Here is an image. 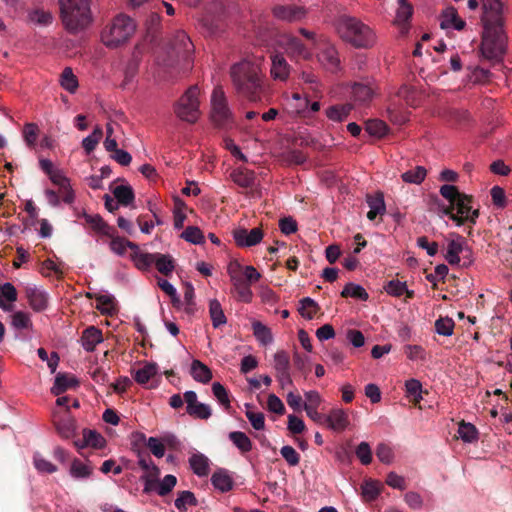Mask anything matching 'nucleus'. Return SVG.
Listing matches in <instances>:
<instances>
[{
    "instance_id": "1",
    "label": "nucleus",
    "mask_w": 512,
    "mask_h": 512,
    "mask_svg": "<svg viewBox=\"0 0 512 512\" xmlns=\"http://www.w3.org/2000/svg\"><path fill=\"white\" fill-rule=\"evenodd\" d=\"M440 194L450 205L443 207V214L449 216L458 226L465 222L475 223L479 217V210H472V196L459 192L454 185H442Z\"/></svg>"
},
{
    "instance_id": "2",
    "label": "nucleus",
    "mask_w": 512,
    "mask_h": 512,
    "mask_svg": "<svg viewBox=\"0 0 512 512\" xmlns=\"http://www.w3.org/2000/svg\"><path fill=\"white\" fill-rule=\"evenodd\" d=\"M335 27L339 36L355 48H371L376 43L374 31L360 19L341 15L336 19Z\"/></svg>"
},
{
    "instance_id": "3",
    "label": "nucleus",
    "mask_w": 512,
    "mask_h": 512,
    "mask_svg": "<svg viewBox=\"0 0 512 512\" xmlns=\"http://www.w3.org/2000/svg\"><path fill=\"white\" fill-rule=\"evenodd\" d=\"M230 75L233 85L239 94L250 101H256L261 92L260 68L249 62L243 61L231 67Z\"/></svg>"
},
{
    "instance_id": "4",
    "label": "nucleus",
    "mask_w": 512,
    "mask_h": 512,
    "mask_svg": "<svg viewBox=\"0 0 512 512\" xmlns=\"http://www.w3.org/2000/svg\"><path fill=\"white\" fill-rule=\"evenodd\" d=\"M135 32V21L125 14H119L102 29L101 42L109 49H117L126 45Z\"/></svg>"
},
{
    "instance_id": "5",
    "label": "nucleus",
    "mask_w": 512,
    "mask_h": 512,
    "mask_svg": "<svg viewBox=\"0 0 512 512\" xmlns=\"http://www.w3.org/2000/svg\"><path fill=\"white\" fill-rule=\"evenodd\" d=\"M480 52L490 61L501 62L507 50L504 25H483Z\"/></svg>"
},
{
    "instance_id": "6",
    "label": "nucleus",
    "mask_w": 512,
    "mask_h": 512,
    "mask_svg": "<svg viewBox=\"0 0 512 512\" xmlns=\"http://www.w3.org/2000/svg\"><path fill=\"white\" fill-rule=\"evenodd\" d=\"M199 88L191 86L174 104V113L182 121L195 123L199 116Z\"/></svg>"
},
{
    "instance_id": "7",
    "label": "nucleus",
    "mask_w": 512,
    "mask_h": 512,
    "mask_svg": "<svg viewBox=\"0 0 512 512\" xmlns=\"http://www.w3.org/2000/svg\"><path fill=\"white\" fill-rule=\"evenodd\" d=\"M210 118L219 128L231 127L234 124L233 113L228 106L222 87H215L212 92Z\"/></svg>"
},
{
    "instance_id": "8",
    "label": "nucleus",
    "mask_w": 512,
    "mask_h": 512,
    "mask_svg": "<svg viewBox=\"0 0 512 512\" xmlns=\"http://www.w3.org/2000/svg\"><path fill=\"white\" fill-rule=\"evenodd\" d=\"M60 18L64 28L70 34H77L87 28L92 22L90 8L76 9H60Z\"/></svg>"
},
{
    "instance_id": "9",
    "label": "nucleus",
    "mask_w": 512,
    "mask_h": 512,
    "mask_svg": "<svg viewBox=\"0 0 512 512\" xmlns=\"http://www.w3.org/2000/svg\"><path fill=\"white\" fill-rule=\"evenodd\" d=\"M280 46L291 59L310 60L313 55L312 50L293 34H283Z\"/></svg>"
},
{
    "instance_id": "10",
    "label": "nucleus",
    "mask_w": 512,
    "mask_h": 512,
    "mask_svg": "<svg viewBox=\"0 0 512 512\" xmlns=\"http://www.w3.org/2000/svg\"><path fill=\"white\" fill-rule=\"evenodd\" d=\"M483 25H504L503 3L500 0H481Z\"/></svg>"
},
{
    "instance_id": "11",
    "label": "nucleus",
    "mask_w": 512,
    "mask_h": 512,
    "mask_svg": "<svg viewBox=\"0 0 512 512\" xmlns=\"http://www.w3.org/2000/svg\"><path fill=\"white\" fill-rule=\"evenodd\" d=\"M272 15L278 20L292 23L304 19L307 10L297 5H276L272 8Z\"/></svg>"
},
{
    "instance_id": "12",
    "label": "nucleus",
    "mask_w": 512,
    "mask_h": 512,
    "mask_svg": "<svg viewBox=\"0 0 512 512\" xmlns=\"http://www.w3.org/2000/svg\"><path fill=\"white\" fill-rule=\"evenodd\" d=\"M351 89L353 101L358 105H367L372 101L377 86L373 80H366L353 83Z\"/></svg>"
},
{
    "instance_id": "13",
    "label": "nucleus",
    "mask_w": 512,
    "mask_h": 512,
    "mask_svg": "<svg viewBox=\"0 0 512 512\" xmlns=\"http://www.w3.org/2000/svg\"><path fill=\"white\" fill-rule=\"evenodd\" d=\"M172 54L176 59H187L193 52V43L184 31H178L170 42Z\"/></svg>"
},
{
    "instance_id": "14",
    "label": "nucleus",
    "mask_w": 512,
    "mask_h": 512,
    "mask_svg": "<svg viewBox=\"0 0 512 512\" xmlns=\"http://www.w3.org/2000/svg\"><path fill=\"white\" fill-rule=\"evenodd\" d=\"M233 239L239 247H252L259 244L263 239V231L256 227L248 231L245 228L233 230Z\"/></svg>"
},
{
    "instance_id": "15",
    "label": "nucleus",
    "mask_w": 512,
    "mask_h": 512,
    "mask_svg": "<svg viewBox=\"0 0 512 512\" xmlns=\"http://www.w3.org/2000/svg\"><path fill=\"white\" fill-rule=\"evenodd\" d=\"M53 422L59 435L64 439H70L75 435L76 421L67 408L63 414H53Z\"/></svg>"
},
{
    "instance_id": "16",
    "label": "nucleus",
    "mask_w": 512,
    "mask_h": 512,
    "mask_svg": "<svg viewBox=\"0 0 512 512\" xmlns=\"http://www.w3.org/2000/svg\"><path fill=\"white\" fill-rule=\"evenodd\" d=\"M350 424L348 413L341 408H333L326 415L325 425L335 432H343Z\"/></svg>"
},
{
    "instance_id": "17",
    "label": "nucleus",
    "mask_w": 512,
    "mask_h": 512,
    "mask_svg": "<svg viewBox=\"0 0 512 512\" xmlns=\"http://www.w3.org/2000/svg\"><path fill=\"white\" fill-rule=\"evenodd\" d=\"M290 65L281 53L271 55V77L274 80L286 81L290 75Z\"/></svg>"
},
{
    "instance_id": "18",
    "label": "nucleus",
    "mask_w": 512,
    "mask_h": 512,
    "mask_svg": "<svg viewBox=\"0 0 512 512\" xmlns=\"http://www.w3.org/2000/svg\"><path fill=\"white\" fill-rule=\"evenodd\" d=\"M467 249L464 237L455 234L454 238L448 240L447 252L445 259L450 265H458L460 263V254Z\"/></svg>"
},
{
    "instance_id": "19",
    "label": "nucleus",
    "mask_w": 512,
    "mask_h": 512,
    "mask_svg": "<svg viewBox=\"0 0 512 512\" xmlns=\"http://www.w3.org/2000/svg\"><path fill=\"white\" fill-rule=\"evenodd\" d=\"M318 60L327 71L336 73L340 70L338 51L333 45L324 47L318 55Z\"/></svg>"
},
{
    "instance_id": "20",
    "label": "nucleus",
    "mask_w": 512,
    "mask_h": 512,
    "mask_svg": "<svg viewBox=\"0 0 512 512\" xmlns=\"http://www.w3.org/2000/svg\"><path fill=\"white\" fill-rule=\"evenodd\" d=\"M413 15V6L408 0H398V8L394 24L400 27L402 33H406L409 29V21Z\"/></svg>"
},
{
    "instance_id": "21",
    "label": "nucleus",
    "mask_w": 512,
    "mask_h": 512,
    "mask_svg": "<svg viewBox=\"0 0 512 512\" xmlns=\"http://www.w3.org/2000/svg\"><path fill=\"white\" fill-rule=\"evenodd\" d=\"M143 53V46L140 44H136L133 48L131 59L127 62L125 67V79L123 82L124 85L128 84L138 73Z\"/></svg>"
},
{
    "instance_id": "22",
    "label": "nucleus",
    "mask_w": 512,
    "mask_h": 512,
    "mask_svg": "<svg viewBox=\"0 0 512 512\" xmlns=\"http://www.w3.org/2000/svg\"><path fill=\"white\" fill-rule=\"evenodd\" d=\"M80 341L87 352H93L97 344L103 342L102 331L95 326H89L82 332Z\"/></svg>"
},
{
    "instance_id": "23",
    "label": "nucleus",
    "mask_w": 512,
    "mask_h": 512,
    "mask_svg": "<svg viewBox=\"0 0 512 512\" xmlns=\"http://www.w3.org/2000/svg\"><path fill=\"white\" fill-rule=\"evenodd\" d=\"M440 26L442 29L454 28L462 30L465 27V21L458 16L456 8L450 6L441 13Z\"/></svg>"
},
{
    "instance_id": "24",
    "label": "nucleus",
    "mask_w": 512,
    "mask_h": 512,
    "mask_svg": "<svg viewBox=\"0 0 512 512\" xmlns=\"http://www.w3.org/2000/svg\"><path fill=\"white\" fill-rule=\"evenodd\" d=\"M367 204L370 210L367 213L369 220H374L378 215H383L386 211L384 202V194L381 191H377L374 195L366 196Z\"/></svg>"
},
{
    "instance_id": "25",
    "label": "nucleus",
    "mask_w": 512,
    "mask_h": 512,
    "mask_svg": "<svg viewBox=\"0 0 512 512\" xmlns=\"http://www.w3.org/2000/svg\"><path fill=\"white\" fill-rule=\"evenodd\" d=\"M78 385L79 381L75 376L66 373H58L55 377L54 385L51 388V393L58 396L69 388H75Z\"/></svg>"
},
{
    "instance_id": "26",
    "label": "nucleus",
    "mask_w": 512,
    "mask_h": 512,
    "mask_svg": "<svg viewBox=\"0 0 512 512\" xmlns=\"http://www.w3.org/2000/svg\"><path fill=\"white\" fill-rule=\"evenodd\" d=\"M211 483L215 489L222 493L232 490L234 486L233 478L225 469L216 470L211 476Z\"/></svg>"
},
{
    "instance_id": "27",
    "label": "nucleus",
    "mask_w": 512,
    "mask_h": 512,
    "mask_svg": "<svg viewBox=\"0 0 512 512\" xmlns=\"http://www.w3.org/2000/svg\"><path fill=\"white\" fill-rule=\"evenodd\" d=\"M17 301V290L10 282L0 284V308L12 311L13 303Z\"/></svg>"
},
{
    "instance_id": "28",
    "label": "nucleus",
    "mask_w": 512,
    "mask_h": 512,
    "mask_svg": "<svg viewBox=\"0 0 512 512\" xmlns=\"http://www.w3.org/2000/svg\"><path fill=\"white\" fill-rule=\"evenodd\" d=\"M26 298L29 306L36 312L43 311L47 307V297L36 287H26Z\"/></svg>"
},
{
    "instance_id": "29",
    "label": "nucleus",
    "mask_w": 512,
    "mask_h": 512,
    "mask_svg": "<svg viewBox=\"0 0 512 512\" xmlns=\"http://www.w3.org/2000/svg\"><path fill=\"white\" fill-rule=\"evenodd\" d=\"M83 217L97 233L105 236H112L113 232H115V228L106 223L99 214L90 215L84 212Z\"/></svg>"
},
{
    "instance_id": "30",
    "label": "nucleus",
    "mask_w": 512,
    "mask_h": 512,
    "mask_svg": "<svg viewBox=\"0 0 512 512\" xmlns=\"http://www.w3.org/2000/svg\"><path fill=\"white\" fill-rule=\"evenodd\" d=\"M191 375L195 381L203 384L209 383L213 377L211 369L200 360H193Z\"/></svg>"
},
{
    "instance_id": "31",
    "label": "nucleus",
    "mask_w": 512,
    "mask_h": 512,
    "mask_svg": "<svg viewBox=\"0 0 512 512\" xmlns=\"http://www.w3.org/2000/svg\"><path fill=\"white\" fill-rule=\"evenodd\" d=\"M189 465L194 474L199 477H204L209 474V460L201 453L193 454L189 458Z\"/></svg>"
},
{
    "instance_id": "32",
    "label": "nucleus",
    "mask_w": 512,
    "mask_h": 512,
    "mask_svg": "<svg viewBox=\"0 0 512 512\" xmlns=\"http://www.w3.org/2000/svg\"><path fill=\"white\" fill-rule=\"evenodd\" d=\"M96 299V308L103 315L112 316L117 313V305L115 299L111 295H97Z\"/></svg>"
},
{
    "instance_id": "33",
    "label": "nucleus",
    "mask_w": 512,
    "mask_h": 512,
    "mask_svg": "<svg viewBox=\"0 0 512 512\" xmlns=\"http://www.w3.org/2000/svg\"><path fill=\"white\" fill-rule=\"evenodd\" d=\"M59 82L61 87L71 94H74L79 86L78 78L73 73L71 67H65L63 69L62 73L60 74Z\"/></svg>"
},
{
    "instance_id": "34",
    "label": "nucleus",
    "mask_w": 512,
    "mask_h": 512,
    "mask_svg": "<svg viewBox=\"0 0 512 512\" xmlns=\"http://www.w3.org/2000/svg\"><path fill=\"white\" fill-rule=\"evenodd\" d=\"M230 178L240 187L248 188L254 184L255 174L247 169H235L231 172Z\"/></svg>"
},
{
    "instance_id": "35",
    "label": "nucleus",
    "mask_w": 512,
    "mask_h": 512,
    "mask_svg": "<svg viewBox=\"0 0 512 512\" xmlns=\"http://www.w3.org/2000/svg\"><path fill=\"white\" fill-rule=\"evenodd\" d=\"M104 437L95 430H83L82 444L75 442V445L82 448L85 446H91L93 448H102L105 445Z\"/></svg>"
},
{
    "instance_id": "36",
    "label": "nucleus",
    "mask_w": 512,
    "mask_h": 512,
    "mask_svg": "<svg viewBox=\"0 0 512 512\" xmlns=\"http://www.w3.org/2000/svg\"><path fill=\"white\" fill-rule=\"evenodd\" d=\"M154 260L157 271L165 276L170 275L175 269V261L169 254L155 253Z\"/></svg>"
},
{
    "instance_id": "37",
    "label": "nucleus",
    "mask_w": 512,
    "mask_h": 512,
    "mask_svg": "<svg viewBox=\"0 0 512 512\" xmlns=\"http://www.w3.org/2000/svg\"><path fill=\"white\" fill-rule=\"evenodd\" d=\"M352 109V104L334 105L327 108L325 113L329 120L342 122L349 116Z\"/></svg>"
},
{
    "instance_id": "38",
    "label": "nucleus",
    "mask_w": 512,
    "mask_h": 512,
    "mask_svg": "<svg viewBox=\"0 0 512 512\" xmlns=\"http://www.w3.org/2000/svg\"><path fill=\"white\" fill-rule=\"evenodd\" d=\"M340 295L343 298L351 297L361 301H367L369 299V294L364 289V287L353 282L347 283L341 291Z\"/></svg>"
},
{
    "instance_id": "39",
    "label": "nucleus",
    "mask_w": 512,
    "mask_h": 512,
    "mask_svg": "<svg viewBox=\"0 0 512 512\" xmlns=\"http://www.w3.org/2000/svg\"><path fill=\"white\" fill-rule=\"evenodd\" d=\"M209 314L214 328H218L219 326L226 324L227 318L224 314L220 302L217 299L210 300Z\"/></svg>"
},
{
    "instance_id": "40",
    "label": "nucleus",
    "mask_w": 512,
    "mask_h": 512,
    "mask_svg": "<svg viewBox=\"0 0 512 512\" xmlns=\"http://www.w3.org/2000/svg\"><path fill=\"white\" fill-rule=\"evenodd\" d=\"M113 195L117 199L118 204L129 206L134 202L135 194L131 186L119 185L113 189Z\"/></svg>"
},
{
    "instance_id": "41",
    "label": "nucleus",
    "mask_w": 512,
    "mask_h": 512,
    "mask_svg": "<svg viewBox=\"0 0 512 512\" xmlns=\"http://www.w3.org/2000/svg\"><path fill=\"white\" fill-rule=\"evenodd\" d=\"M228 437L241 453H248L252 450V441L244 432L233 431L229 433Z\"/></svg>"
},
{
    "instance_id": "42",
    "label": "nucleus",
    "mask_w": 512,
    "mask_h": 512,
    "mask_svg": "<svg viewBox=\"0 0 512 512\" xmlns=\"http://www.w3.org/2000/svg\"><path fill=\"white\" fill-rule=\"evenodd\" d=\"M227 273L232 284L231 290H234L236 287L240 286L245 282V279L243 277V267L237 260L229 262L227 266Z\"/></svg>"
},
{
    "instance_id": "43",
    "label": "nucleus",
    "mask_w": 512,
    "mask_h": 512,
    "mask_svg": "<svg viewBox=\"0 0 512 512\" xmlns=\"http://www.w3.org/2000/svg\"><path fill=\"white\" fill-rule=\"evenodd\" d=\"M131 260L135 267L140 271H149L155 263V253H136L131 254Z\"/></svg>"
},
{
    "instance_id": "44",
    "label": "nucleus",
    "mask_w": 512,
    "mask_h": 512,
    "mask_svg": "<svg viewBox=\"0 0 512 512\" xmlns=\"http://www.w3.org/2000/svg\"><path fill=\"white\" fill-rule=\"evenodd\" d=\"M138 465L145 471L140 479H158L160 475L159 468L151 461L150 457H143L139 453Z\"/></svg>"
},
{
    "instance_id": "45",
    "label": "nucleus",
    "mask_w": 512,
    "mask_h": 512,
    "mask_svg": "<svg viewBox=\"0 0 512 512\" xmlns=\"http://www.w3.org/2000/svg\"><path fill=\"white\" fill-rule=\"evenodd\" d=\"M427 176V170L423 166H416L414 169L402 173L401 178L403 182L409 184H421Z\"/></svg>"
},
{
    "instance_id": "46",
    "label": "nucleus",
    "mask_w": 512,
    "mask_h": 512,
    "mask_svg": "<svg viewBox=\"0 0 512 512\" xmlns=\"http://www.w3.org/2000/svg\"><path fill=\"white\" fill-rule=\"evenodd\" d=\"M299 304L298 312L307 320H311L320 309L319 305L310 297L301 299Z\"/></svg>"
},
{
    "instance_id": "47",
    "label": "nucleus",
    "mask_w": 512,
    "mask_h": 512,
    "mask_svg": "<svg viewBox=\"0 0 512 512\" xmlns=\"http://www.w3.org/2000/svg\"><path fill=\"white\" fill-rule=\"evenodd\" d=\"M382 484L379 481L369 480L365 481L362 486V497L365 501L370 502L375 500L381 491Z\"/></svg>"
},
{
    "instance_id": "48",
    "label": "nucleus",
    "mask_w": 512,
    "mask_h": 512,
    "mask_svg": "<svg viewBox=\"0 0 512 512\" xmlns=\"http://www.w3.org/2000/svg\"><path fill=\"white\" fill-rule=\"evenodd\" d=\"M11 325L17 330L32 329V321L29 313L16 311L11 316Z\"/></svg>"
},
{
    "instance_id": "49",
    "label": "nucleus",
    "mask_w": 512,
    "mask_h": 512,
    "mask_svg": "<svg viewBox=\"0 0 512 512\" xmlns=\"http://www.w3.org/2000/svg\"><path fill=\"white\" fill-rule=\"evenodd\" d=\"M197 505L198 500L196 499L194 493L188 490L179 492L178 497L175 499V506L180 511H186L187 506Z\"/></svg>"
},
{
    "instance_id": "50",
    "label": "nucleus",
    "mask_w": 512,
    "mask_h": 512,
    "mask_svg": "<svg viewBox=\"0 0 512 512\" xmlns=\"http://www.w3.org/2000/svg\"><path fill=\"white\" fill-rule=\"evenodd\" d=\"M254 336L260 341L262 344L266 345L272 342V334L270 329L262 324L259 321H254L252 323Z\"/></svg>"
},
{
    "instance_id": "51",
    "label": "nucleus",
    "mask_w": 512,
    "mask_h": 512,
    "mask_svg": "<svg viewBox=\"0 0 512 512\" xmlns=\"http://www.w3.org/2000/svg\"><path fill=\"white\" fill-rule=\"evenodd\" d=\"M458 434L460 438L467 443H471L477 440L478 432L476 427L471 423H465L462 421L458 428Z\"/></svg>"
},
{
    "instance_id": "52",
    "label": "nucleus",
    "mask_w": 512,
    "mask_h": 512,
    "mask_svg": "<svg viewBox=\"0 0 512 512\" xmlns=\"http://www.w3.org/2000/svg\"><path fill=\"white\" fill-rule=\"evenodd\" d=\"M365 130L369 135L381 138L387 133L388 127L384 121L373 119L366 123Z\"/></svg>"
},
{
    "instance_id": "53",
    "label": "nucleus",
    "mask_w": 512,
    "mask_h": 512,
    "mask_svg": "<svg viewBox=\"0 0 512 512\" xmlns=\"http://www.w3.org/2000/svg\"><path fill=\"white\" fill-rule=\"evenodd\" d=\"M157 373L156 364L148 363L135 372L134 379L139 384H146Z\"/></svg>"
},
{
    "instance_id": "54",
    "label": "nucleus",
    "mask_w": 512,
    "mask_h": 512,
    "mask_svg": "<svg viewBox=\"0 0 512 512\" xmlns=\"http://www.w3.org/2000/svg\"><path fill=\"white\" fill-rule=\"evenodd\" d=\"M70 474L74 478H88L92 474V467L79 459H74L71 463Z\"/></svg>"
},
{
    "instance_id": "55",
    "label": "nucleus",
    "mask_w": 512,
    "mask_h": 512,
    "mask_svg": "<svg viewBox=\"0 0 512 512\" xmlns=\"http://www.w3.org/2000/svg\"><path fill=\"white\" fill-rule=\"evenodd\" d=\"M39 127L36 123H26L23 127V137L27 146L34 148L39 136Z\"/></svg>"
},
{
    "instance_id": "56",
    "label": "nucleus",
    "mask_w": 512,
    "mask_h": 512,
    "mask_svg": "<svg viewBox=\"0 0 512 512\" xmlns=\"http://www.w3.org/2000/svg\"><path fill=\"white\" fill-rule=\"evenodd\" d=\"M274 369L276 374L290 371V359L287 352L281 350L274 354Z\"/></svg>"
},
{
    "instance_id": "57",
    "label": "nucleus",
    "mask_w": 512,
    "mask_h": 512,
    "mask_svg": "<svg viewBox=\"0 0 512 512\" xmlns=\"http://www.w3.org/2000/svg\"><path fill=\"white\" fill-rule=\"evenodd\" d=\"M101 137L102 129L100 127H96L90 135L83 139L82 146L87 155H89L96 148Z\"/></svg>"
},
{
    "instance_id": "58",
    "label": "nucleus",
    "mask_w": 512,
    "mask_h": 512,
    "mask_svg": "<svg viewBox=\"0 0 512 512\" xmlns=\"http://www.w3.org/2000/svg\"><path fill=\"white\" fill-rule=\"evenodd\" d=\"M181 237L192 244L204 243V235L196 226H188L181 234Z\"/></svg>"
},
{
    "instance_id": "59",
    "label": "nucleus",
    "mask_w": 512,
    "mask_h": 512,
    "mask_svg": "<svg viewBox=\"0 0 512 512\" xmlns=\"http://www.w3.org/2000/svg\"><path fill=\"white\" fill-rule=\"evenodd\" d=\"M250 285L251 284L245 281L243 284L236 287L234 290H231V293L235 295L237 301L250 303L253 297V292L250 288Z\"/></svg>"
},
{
    "instance_id": "60",
    "label": "nucleus",
    "mask_w": 512,
    "mask_h": 512,
    "mask_svg": "<svg viewBox=\"0 0 512 512\" xmlns=\"http://www.w3.org/2000/svg\"><path fill=\"white\" fill-rule=\"evenodd\" d=\"M246 417L248 418L249 422L251 423L252 427L255 430H264L265 429V417L264 414L261 412H253L250 410L251 405L246 404Z\"/></svg>"
},
{
    "instance_id": "61",
    "label": "nucleus",
    "mask_w": 512,
    "mask_h": 512,
    "mask_svg": "<svg viewBox=\"0 0 512 512\" xmlns=\"http://www.w3.org/2000/svg\"><path fill=\"white\" fill-rule=\"evenodd\" d=\"M435 329L439 335L451 336L454 331V321L449 317H441L436 320Z\"/></svg>"
},
{
    "instance_id": "62",
    "label": "nucleus",
    "mask_w": 512,
    "mask_h": 512,
    "mask_svg": "<svg viewBox=\"0 0 512 512\" xmlns=\"http://www.w3.org/2000/svg\"><path fill=\"white\" fill-rule=\"evenodd\" d=\"M177 483L174 475H166L161 481L158 482L157 493L160 496L169 494Z\"/></svg>"
},
{
    "instance_id": "63",
    "label": "nucleus",
    "mask_w": 512,
    "mask_h": 512,
    "mask_svg": "<svg viewBox=\"0 0 512 512\" xmlns=\"http://www.w3.org/2000/svg\"><path fill=\"white\" fill-rule=\"evenodd\" d=\"M355 454L363 465H369L372 462V451L367 442H361L357 446Z\"/></svg>"
},
{
    "instance_id": "64",
    "label": "nucleus",
    "mask_w": 512,
    "mask_h": 512,
    "mask_svg": "<svg viewBox=\"0 0 512 512\" xmlns=\"http://www.w3.org/2000/svg\"><path fill=\"white\" fill-rule=\"evenodd\" d=\"M213 395L217 398L220 404L226 408L230 407V400L226 388L219 382L212 384Z\"/></svg>"
}]
</instances>
